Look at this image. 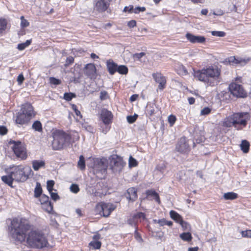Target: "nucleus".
I'll return each mask as SVG.
<instances>
[{"label":"nucleus","mask_w":251,"mask_h":251,"mask_svg":"<svg viewBox=\"0 0 251 251\" xmlns=\"http://www.w3.org/2000/svg\"><path fill=\"white\" fill-rule=\"evenodd\" d=\"M221 71L217 66H209L201 70L194 71L195 78L210 86L217 85L219 82Z\"/></svg>","instance_id":"f257e3e1"},{"label":"nucleus","mask_w":251,"mask_h":251,"mask_svg":"<svg viewBox=\"0 0 251 251\" xmlns=\"http://www.w3.org/2000/svg\"><path fill=\"white\" fill-rule=\"evenodd\" d=\"M30 228L31 226L27 220L15 218L11 221L10 234L15 240L22 242L25 240L26 234Z\"/></svg>","instance_id":"f03ea898"},{"label":"nucleus","mask_w":251,"mask_h":251,"mask_svg":"<svg viewBox=\"0 0 251 251\" xmlns=\"http://www.w3.org/2000/svg\"><path fill=\"white\" fill-rule=\"evenodd\" d=\"M27 244L30 247L43 248L47 247L48 243L45 235L38 230H31L26 238Z\"/></svg>","instance_id":"7ed1b4c3"},{"label":"nucleus","mask_w":251,"mask_h":251,"mask_svg":"<svg viewBox=\"0 0 251 251\" xmlns=\"http://www.w3.org/2000/svg\"><path fill=\"white\" fill-rule=\"evenodd\" d=\"M249 119L250 115L247 112L235 113L226 118L223 125L227 127L232 126L236 127L238 125L245 126Z\"/></svg>","instance_id":"20e7f679"},{"label":"nucleus","mask_w":251,"mask_h":251,"mask_svg":"<svg viewBox=\"0 0 251 251\" xmlns=\"http://www.w3.org/2000/svg\"><path fill=\"white\" fill-rule=\"evenodd\" d=\"M11 172L13 179L18 182H24L28 177L32 170L29 166H23L22 165L13 166L10 167Z\"/></svg>","instance_id":"39448f33"},{"label":"nucleus","mask_w":251,"mask_h":251,"mask_svg":"<svg viewBox=\"0 0 251 251\" xmlns=\"http://www.w3.org/2000/svg\"><path fill=\"white\" fill-rule=\"evenodd\" d=\"M34 116L33 108L31 104L27 103L23 105L21 112L18 113L15 122L21 125L27 124Z\"/></svg>","instance_id":"423d86ee"},{"label":"nucleus","mask_w":251,"mask_h":251,"mask_svg":"<svg viewBox=\"0 0 251 251\" xmlns=\"http://www.w3.org/2000/svg\"><path fill=\"white\" fill-rule=\"evenodd\" d=\"M70 136L63 131H56L53 134L52 147L54 150L62 149L66 144L70 141Z\"/></svg>","instance_id":"0eeeda50"},{"label":"nucleus","mask_w":251,"mask_h":251,"mask_svg":"<svg viewBox=\"0 0 251 251\" xmlns=\"http://www.w3.org/2000/svg\"><path fill=\"white\" fill-rule=\"evenodd\" d=\"M110 167L114 173L121 172L126 165L123 158L117 154H113L109 157Z\"/></svg>","instance_id":"6e6552de"},{"label":"nucleus","mask_w":251,"mask_h":251,"mask_svg":"<svg viewBox=\"0 0 251 251\" xmlns=\"http://www.w3.org/2000/svg\"><path fill=\"white\" fill-rule=\"evenodd\" d=\"M9 144H13L12 149L17 158L21 160L26 158L27 155L25 149L21 142L10 141Z\"/></svg>","instance_id":"1a4fd4ad"},{"label":"nucleus","mask_w":251,"mask_h":251,"mask_svg":"<svg viewBox=\"0 0 251 251\" xmlns=\"http://www.w3.org/2000/svg\"><path fill=\"white\" fill-rule=\"evenodd\" d=\"M228 89L231 94L235 97L244 98L247 96V93L242 86L237 83H231L228 86Z\"/></svg>","instance_id":"9d476101"},{"label":"nucleus","mask_w":251,"mask_h":251,"mask_svg":"<svg viewBox=\"0 0 251 251\" xmlns=\"http://www.w3.org/2000/svg\"><path fill=\"white\" fill-rule=\"evenodd\" d=\"M176 151L181 153H188L190 151L188 144L185 137L181 138L176 146Z\"/></svg>","instance_id":"9b49d317"},{"label":"nucleus","mask_w":251,"mask_h":251,"mask_svg":"<svg viewBox=\"0 0 251 251\" xmlns=\"http://www.w3.org/2000/svg\"><path fill=\"white\" fill-rule=\"evenodd\" d=\"M106 170L107 165L101 160L98 161L97 163L95 164L93 168L94 173L97 175L98 177H100L99 174H105Z\"/></svg>","instance_id":"f8f14e48"},{"label":"nucleus","mask_w":251,"mask_h":251,"mask_svg":"<svg viewBox=\"0 0 251 251\" xmlns=\"http://www.w3.org/2000/svg\"><path fill=\"white\" fill-rule=\"evenodd\" d=\"M185 37L186 39L192 44H203L206 41V38L203 36H196L190 33H187Z\"/></svg>","instance_id":"ddd939ff"},{"label":"nucleus","mask_w":251,"mask_h":251,"mask_svg":"<svg viewBox=\"0 0 251 251\" xmlns=\"http://www.w3.org/2000/svg\"><path fill=\"white\" fill-rule=\"evenodd\" d=\"M49 199L48 196L45 195H43L41 196L40 201L41 204L42 205L43 208L46 211L50 212L53 209V206L51 202L49 201Z\"/></svg>","instance_id":"4468645a"},{"label":"nucleus","mask_w":251,"mask_h":251,"mask_svg":"<svg viewBox=\"0 0 251 251\" xmlns=\"http://www.w3.org/2000/svg\"><path fill=\"white\" fill-rule=\"evenodd\" d=\"M152 76L156 82L159 83L158 88L160 90L163 89L166 84L165 77L158 73L153 74Z\"/></svg>","instance_id":"2eb2a0df"},{"label":"nucleus","mask_w":251,"mask_h":251,"mask_svg":"<svg viewBox=\"0 0 251 251\" xmlns=\"http://www.w3.org/2000/svg\"><path fill=\"white\" fill-rule=\"evenodd\" d=\"M84 74L91 79L96 77V68L94 64H88L85 67Z\"/></svg>","instance_id":"dca6fc26"},{"label":"nucleus","mask_w":251,"mask_h":251,"mask_svg":"<svg viewBox=\"0 0 251 251\" xmlns=\"http://www.w3.org/2000/svg\"><path fill=\"white\" fill-rule=\"evenodd\" d=\"M110 0H100L95 5V8L99 12L105 11L109 6Z\"/></svg>","instance_id":"f3484780"},{"label":"nucleus","mask_w":251,"mask_h":251,"mask_svg":"<svg viewBox=\"0 0 251 251\" xmlns=\"http://www.w3.org/2000/svg\"><path fill=\"white\" fill-rule=\"evenodd\" d=\"M101 119L105 125H109L112 121V115L111 112L107 109H102L101 113Z\"/></svg>","instance_id":"a211bd4d"},{"label":"nucleus","mask_w":251,"mask_h":251,"mask_svg":"<svg viewBox=\"0 0 251 251\" xmlns=\"http://www.w3.org/2000/svg\"><path fill=\"white\" fill-rule=\"evenodd\" d=\"M103 207L102 216L105 217H108L115 209L114 205L109 203H106L103 202Z\"/></svg>","instance_id":"6ab92c4d"},{"label":"nucleus","mask_w":251,"mask_h":251,"mask_svg":"<svg viewBox=\"0 0 251 251\" xmlns=\"http://www.w3.org/2000/svg\"><path fill=\"white\" fill-rule=\"evenodd\" d=\"M32 168L34 171H38L45 166V162L43 160H34L32 161Z\"/></svg>","instance_id":"aec40b11"},{"label":"nucleus","mask_w":251,"mask_h":251,"mask_svg":"<svg viewBox=\"0 0 251 251\" xmlns=\"http://www.w3.org/2000/svg\"><path fill=\"white\" fill-rule=\"evenodd\" d=\"M127 195L126 196V198L128 199L129 200L132 201H135V200L137 197L136 190L133 187H131L128 189V190H127Z\"/></svg>","instance_id":"412c9836"},{"label":"nucleus","mask_w":251,"mask_h":251,"mask_svg":"<svg viewBox=\"0 0 251 251\" xmlns=\"http://www.w3.org/2000/svg\"><path fill=\"white\" fill-rule=\"evenodd\" d=\"M117 65L114 63L110 60L107 62V67L109 71V73L111 75H113L116 71L117 69Z\"/></svg>","instance_id":"4be33fe9"},{"label":"nucleus","mask_w":251,"mask_h":251,"mask_svg":"<svg viewBox=\"0 0 251 251\" xmlns=\"http://www.w3.org/2000/svg\"><path fill=\"white\" fill-rule=\"evenodd\" d=\"M238 195L234 192L226 193L223 195V198L226 200H234L237 198Z\"/></svg>","instance_id":"5701e85b"},{"label":"nucleus","mask_w":251,"mask_h":251,"mask_svg":"<svg viewBox=\"0 0 251 251\" xmlns=\"http://www.w3.org/2000/svg\"><path fill=\"white\" fill-rule=\"evenodd\" d=\"M1 180L3 181L5 184H7L10 186H12V182L13 181L14 179L10 173V175L9 176H4L1 177Z\"/></svg>","instance_id":"b1692460"},{"label":"nucleus","mask_w":251,"mask_h":251,"mask_svg":"<svg viewBox=\"0 0 251 251\" xmlns=\"http://www.w3.org/2000/svg\"><path fill=\"white\" fill-rule=\"evenodd\" d=\"M170 214L171 218L176 221L177 223H179L181 221L183 220L182 217L180 215L173 210H171L170 212Z\"/></svg>","instance_id":"393cba45"},{"label":"nucleus","mask_w":251,"mask_h":251,"mask_svg":"<svg viewBox=\"0 0 251 251\" xmlns=\"http://www.w3.org/2000/svg\"><path fill=\"white\" fill-rule=\"evenodd\" d=\"M240 147L244 153H247L249 151L250 143L247 140H243L240 144Z\"/></svg>","instance_id":"a878e982"},{"label":"nucleus","mask_w":251,"mask_h":251,"mask_svg":"<svg viewBox=\"0 0 251 251\" xmlns=\"http://www.w3.org/2000/svg\"><path fill=\"white\" fill-rule=\"evenodd\" d=\"M42 193V189L41 184L39 182H37L36 184V187L34 189V197L35 198L39 197Z\"/></svg>","instance_id":"bb28decb"},{"label":"nucleus","mask_w":251,"mask_h":251,"mask_svg":"<svg viewBox=\"0 0 251 251\" xmlns=\"http://www.w3.org/2000/svg\"><path fill=\"white\" fill-rule=\"evenodd\" d=\"M148 196H151L153 197L154 200L159 203L160 202V199L158 194L154 190H148L146 193Z\"/></svg>","instance_id":"cd10ccee"},{"label":"nucleus","mask_w":251,"mask_h":251,"mask_svg":"<svg viewBox=\"0 0 251 251\" xmlns=\"http://www.w3.org/2000/svg\"><path fill=\"white\" fill-rule=\"evenodd\" d=\"M180 238L184 241H190L192 239L191 233L189 232H184L180 234Z\"/></svg>","instance_id":"c85d7f7f"},{"label":"nucleus","mask_w":251,"mask_h":251,"mask_svg":"<svg viewBox=\"0 0 251 251\" xmlns=\"http://www.w3.org/2000/svg\"><path fill=\"white\" fill-rule=\"evenodd\" d=\"M177 74L180 75H185L188 74V72L186 68L182 65H180L177 69Z\"/></svg>","instance_id":"c756f323"},{"label":"nucleus","mask_w":251,"mask_h":251,"mask_svg":"<svg viewBox=\"0 0 251 251\" xmlns=\"http://www.w3.org/2000/svg\"><path fill=\"white\" fill-rule=\"evenodd\" d=\"M32 128L36 131L41 132L42 131V126L41 122L39 121H35L32 126Z\"/></svg>","instance_id":"7c9ffc66"},{"label":"nucleus","mask_w":251,"mask_h":251,"mask_svg":"<svg viewBox=\"0 0 251 251\" xmlns=\"http://www.w3.org/2000/svg\"><path fill=\"white\" fill-rule=\"evenodd\" d=\"M117 71L120 74L126 75L128 72V68L125 65L117 66Z\"/></svg>","instance_id":"2f4dec72"},{"label":"nucleus","mask_w":251,"mask_h":251,"mask_svg":"<svg viewBox=\"0 0 251 251\" xmlns=\"http://www.w3.org/2000/svg\"><path fill=\"white\" fill-rule=\"evenodd\" d=\"M77 165L80 169L83 170L85 168V163L84 157L82 155H80L77 163Z\"/></svg>","instance_id":"473e14b6"},{"label":"nucleus","mask_w":251,"mask_h":251,"mask_svg":"<svg viewBox=\"0 0 251 251\" xmlns=\"http://www.w3.org/2000/svg\"><path fill=\"white\" fill-rule=\"evenodd\" d=\"M31 40H26L25 43L18 44L17 48L19 50H22L28 47L31 44Z\"/></svg>","instance_id":"72a5a7b5"},{"label":"nucleus","mask_w":251,"mask_h":251,"mask_svg":"<svg viewBox=\"0 0 251 251\" xmlns=\"http://www.w3.org/2000/svg\"><path fill=\"white\" fill-rule=\"evenodd\" d=\"M103 202H100L97 204L95 208V211L97 214L102 215Z\"/></svg>","instance_id":"f704fd0d"},{"label":"nucleus","mask_w":251,"mask_h":251,"mask_svg":"<svg viewBox=\"0 0 251 251\" xmlns=\"http://www.w3.org/2000/svg\"><path fill=\"white\" fill-rule=\"evenodd\" d=\"M7 22L5 19H0V33H2L6 28Z\"/></svg>","instance_id":"c9c22d12"},{"label":"nucleus","mask_w":251,"mask_h":251,"mask_svg":"<svg viewBox=\"0 0 251 251\" xmlns=\"http://www.w3.org/2000/svg\"><path fill=\"white\" fill-rule=\"evenodd\" d=\"M181 226L184 230H189L190 228V225L188 223L184 221L183 220L179 223Z\"/></svg>","instance_id":"e433bc0d"},{"label":"nucleus","mask_w":251,"mask_h":251,"mask_svg":"<svg viewBox=\"0 0 251 251\" xmlns=\"http://www.w3.org/2000/svg\"><path fill=\"white\" fill-rule=\"evenodd\" d=\"M250 60L249 58H244L241 57H238V64H240L241 66H244Z\"/></svg>","instance_id":"4c0bfd02"},{"label":"nucleus","mask_w":251,"mask_h":251,"mask_svg":"<svg viewBox=\"0 0 251 251\" xmlns=\"http://www.w3.org/2000/svg\"><path fill=\"white\" fill-rule=\"evenodd\" d=\"M89 245L95 249H99L101 247V243L100 241H91Z\"/></svg>","instance_id":"58836bf2"},{"label":"nucleus","mask_w":251,"mask_h":251,"mask_svg":"<svg viewBox=\"0 0 251 251\" xmlns=\"http://www.w3.org/2000/svg\"><path fill=\"white\" fill-rule=\"evenodd\" d=\"M128 165L129 167H135L137 165V162L133 157L130 156L129 158Z\"/></svg>","instance_id":"ea45409f"},{"label":"nucleus","mask_w":251,"mask_h":251,"mask_svg":"<svg viewBox=\"0 0 251 251\" xmlns=\"http://www.w3.org/2000/svg\"><path fill=\"white\" fill-rule=\"evenodd\" d=\"M75 97V95L71 93H65L64 94V99L67 101H70L73 99V98Z\"/></svg>","instance_id":"a19ab883"},{"label":"nucleus","mask_w":251,"mask_h":251,"mask_svg":"<svg viewBox=\"0 0 251 251\" xmlns=\"http://www.w3.org/2000/svg\"><path fill=\"white\" fill-rule=\"evenodd\" d=\"M70 191L74 193H77L79 191V188L78 185L75 184H72L70 186Z\"/></svg>","instance_id":"79ce46f5"},{"label":"nucleus","mask_w":251,"mask_h":251,"mask_svg":"<svg viewBox=\"0 0 251 251\" xmlns=\"http://www.w3.org/2000/svg\"><path fill=\"white\" fill-rule=\"evenodd\" d=\"M138 115L135 114L133 116H127V121L130 124L133 123L137 119Z\"/></svg>","instance_id":"37998d69"},{"label":"nucleus","mask_w":251,"mask_h":251,"mask_svg":"<svg viewBox=\"0 0 251 251\" xmlns=\"http://www.w3.org/2000/svg\"><path fill=\"white\" fill-rule=\"evenodd\" d=\"M54 185V182L53 180H48L47 182V187L49 192L52 191L53 187Z\"/></svg>","instance_id":"c03bdc74"},{"label":"nucleus","mask_w":251,"mask_h":251,"mask_svg":"<svg viewBox=\"0 0 251 251\" xmlns=\"http://www.w3.org/2000/svg\"><path fill=\"white\" fill-rule=\"evenodd\" d=\"M21 26L22 27H25L29 25V22L26 19H25L24 16H22L21 17Z\"/></svg>","instance_id":"a18cd8bd"},{"label":"nucleus","mask_w":251,"mask_h":251,"mask_svg":"<svg viewBox=\"0 0 251 251\" xmlns=\"http://www.w3.org/2000/svg\"><path fill=\"white\" fill-rule=\"evenodd\" d=\"M211 34L213 36L222 37H224L226 35V33L224 31H211Z\"/></svg>","instance_id":"49530a36"},{"label":"nucleus","mask_w":251,"mask_h":251,"mask_svg":"<svg viewBox=\"0 0 251 251\" xmlns=\"http://www.w3.org/2000/svg\"><path fill=\"white\" fill-rule=\"evenodd\" d=\"M211 111V109L210 108L205 107L201 111V115L202 116H205L210 113Z\"/></svg>","instance_id":"de8ad7c7"},{"label":"nucleus","mask_w":251,"mask_h":251,"mask_svg":"<svg viewBox=\"0 0 251 251\" xmlns=\"http://www.w3.org/2000/svg\"><path fill=\"white\" fill-rule=\"evenodd\" d=\"M146 10V8L145 7H140L137 6L134 8L133 7L132 12L138 14L140 12H144Z\"/></svg>","instance_id":"09e8293b"},{"label":"nucleus","mask_w":251,"mask_h":251,"mask_svg":"<svg viewBox=\"0 0 251 251\" xmlns=\"http://www.w3.org/2000/svg\"><path fill=\"white\" fill-rule=\"evenodd\" d=\"M145 55V53L144 52H140V53H135L132 55L133 58L135 60H139L143 56Z\"/></svg>","instance_id":"8fccbe9b"},{"label":"nucleus","mask_w":251,"mask_h":251,"mask_svg":"<svg viewBox=\"0 0 251 251\" xmlns=\"http://www.w3.org/2000/svg\"><path fill=\"white\" fill-rule=\"evenodd\" d=\"M168 120L171 126H172L176 121V117L173 115H171L168 117Z\"/></svg>","instance_id":"3c124183"},{"label":"nucleus","mask_w":251,"mask_h":251,"mask_svg":"<svg viewBox=\"0 0 251 251\" xmlns=\"http://www.w3.org/2000/svg\"><path fill=\"white\" fill-rule=\"evenodd\" d=\"M50 82L54 85H59L61 84V81L58 79L55 78L54 77H50Z\"/></svg>","instance_id":"603ef678"},{"label":"nucleus","mask_w":251,"mask_h":251,"mask_svg":"<svg viewBox=\"0 0 251 251\" xmlns=\"http://www.w3.org/2000/svg\"><path fill=\"white\" fill-rule=\"evenodd\" d=\"M242 236L244 237L251 238V230H247L246 231H241Z\"/></svg>","instance_id":"864d4df0"},{"label":"nucleus","mask_w":251,"mask_h":251,"mask_svg":"<svg viewBox=\"0 0 251 251\" xmlns=\"http://www.w3.org/2000/svg\"><path fill=\"white\" fill-rule=\"evenodd\" d=\"M147 112L150 116L152 115L154 113V109L152 106H148L147 107Z\"/></svg>","instance_id":"5fc2aeb1"},{"label":"nucleus","mask_w":251,"mask_h":251,"mask_svg":"<svg viewBox=\"0 0 251 251\" xmlns=\"http://www.w3.org/2000/svg\"><path fill=\"white\" fill-rule=\"evenodd\" d=\"M108 97L107 93L105 91H101L100 93V99L101 100H106Z\"/></svg>","instance_id":"6e6d98bb"},{"label":"nucleus","mask_w":251,"mask_h":251,"mask_svg":"<svg viewBox=\"0 0 251 251\" xmlns=\"http://www.w3.org/2000/svg\"><path fill=\"white\" fill-rule=\"evenodd\" d=\"M72 109L75 111L76 115L77 116H80V118H82V115H81L80 112L77 109V106L75 104L72 105Z\"/></svg>","instance_id":"4d7b16f0"},{"label":"nucleus","mask_w":251,"mask_h":251,"mask_svg":"<svg viewBox=\"0 0 251 251\" xmlns=\"http://www.w3.org/2000/svg\"><path fill=\"white\" fill-rule=\"evenodd\" d=\"M127 25L130 28H133L136 25V22L135 20H131L127 23Z\"/></svg>","instance_id":"13d9d810"},{"label":"nucleus","mask_w":251,"mask_h":251,"mask_svg":"<svg viewBox=\"0 0 251 251\" xmlns=\"http://www.w3.org/2000/svg\"><path fill=\"white\" fill-rule=\"evenodd\" d=\"M50 196H51V198L54 201H56L57 200L59 199V198L57 193H53L52 191H51V192H50Z\"/></svg>","instance_id":"bf43d9fd"},{"label":"nucleus","mask_w":251,"mask_h":251,"mask_svg":"<svg viewBox=\"0 0 251 251\" xmlns=\"http://www.w3.org/2000/svg\"><path fill=\"white\" fill-rule=\"evenodd\" d=\"M7 129L6 127L4 126H0V134L1 135H4L7 133Z\"/></svg>","instance_id":"052dcab7"},{"label":"nucleus","mask_w":251,"mask_h":251,"mask_svg":"<svg viewBox=\"0 0 251 251\" xmlns=\"http://www.w3.org/2000/svg\"><path fill=\"white\" fill-rule=\"evenodd\" d=\"M238 57L236 58L235 56H232L229 58V62L230 63H235L238 64Z\"/></svg>","instance_id":"680f3d73"},{"label":"nucleus","mask_w":251,"mask_h":251,"mask_svg":"<svg viewBox=\"0 0 251 251\" xmlns=\"http://www.w3.org/2000/svg\"><path fill=\"white\" fill-rule=\"evenodd\" d=\"M133 10V5H129L128 6H126L124 8V12H128L129 13H132Z\"/></svg>","instance_id":"e2e57ef3"},{"label":"nucleus","mask_w":251,"mask_h":251,"mask_svg":"<svg viewBox=\"0 0 251 251\" xmlns=\"http://www.w3.org/2000/svg\"><path fill=\"white\" fill-rule=\"evenodd\" d=\"M74 58L72 56H69L66 59V64L69 65L74 62Z\"/></svg>","instance_id":"0e129e2a"},{"label":"nucleus","mask_w":251,"mask_h":251,"mask_svg":"<svg viewBox=\"0 0 251 251\" xmlns=\"http://www.w3.org/2000/svg\"><path fill=\"white\" fill-rule=\"evenodd\" d=\"M135 218H142L144 219L145 218V215L143 213L140 212L137 213L136 215H135Z\"/></svg>","instance_id":"69168bd1"},{"label":"nucleus","mask_w":251,"mask_h":251,"mask_svg":"<svg viewBox=\"0 0 251 251\" xmlns=\"http://www.w3.org/2000/svg\"><path fill=\"white\" fill-rule=\"evenodd\" d=\"M24 76L21 74L18 76L17 81L20 84H21L24 80Z\"/></svg>","instance_id":"338daca9"},{"label":"nucleus","mask_w":251,"mask_h":251,"mask_svg":"<svg viewBox=\"0 0 251 251\" xmlns=\"http://www.w3.org/2000/svg\"><path fill=\"white\" fill-rule=\"evenodd\" d=\"M82 126L87 131H90V132L92 131V128L91 127V126H88V125H87L86 124H85L84 125H83Z\"/></svg>","instance_id":"774afa93"}]
</instances>
